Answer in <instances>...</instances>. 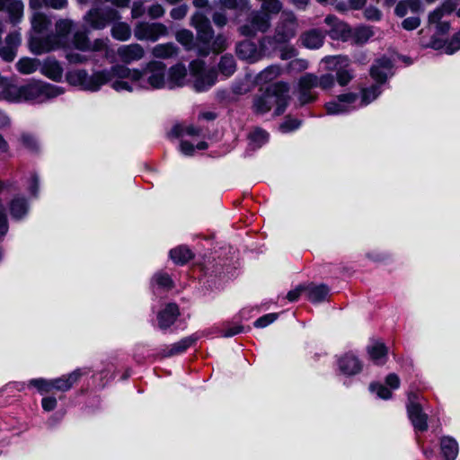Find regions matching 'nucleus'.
Here are the masks:
<instances>
[{"mask_svg":"<svg viewBox=\"0 0 460 460\" xmlns=\"http://www.w3.org/2000/svg\"><path fill=\"white\" fill-rule=\"evenodd\" d=\"M31 32L29 39V47L31 53L41 55L65 49L68 38L74 28V22L69 19H59L55 22L50 15L35 11L31 17Z\"/></svg>","mask_w":460,"mask_h":460,"instance_id":"obj_1","label":"nucleus"},{"mask_svg":"<svg viewBox=\"0 0 460 460\" xmlns=\"http://www.w3.org/2000/svg\"><path fill=\"white\" fill-rule=\"evenodd\" d=\"M166 65L159 60L147 62L141 69L129 68L117 64V79L113 84L116 92L132 93L137 90L164 89Z\"/></svg>","mask_w":460,"mask_h":460,"instance_id":"obj_2","label":"nucleus"},{"mask_svg":"<svg viewBox=\"0 0 460 460\" xmlns=\"http://www.w3.org/2000/svg\"><path fill=\"white\" fill-rule=\"evenodd\" d=\"M190 24L198 34V56L208 57L210 53L219 54L227 49L226 36L223 33L215 35L210 20L205 13L196 11L190 17Z\"/></svg>","mask_w":460,"mask_h":460,"instance_id":"obj_3","label":"nucleus"},{"mask_svg":"<svg viewBox=\"0 0 460 460\" xmlns=\"http://www.w3.org/2000/svg\"><path fill=\"white\" fill-rule=\"evenodd\" d=\"M64 93L60 86L43 81H34L30 84L14 86L6 90V99L13 102H30L32 103H44Z\"/></svg>","mask_w":460,"mask_h":460,"instance_id":"obj_4","label":"nucleus"},{"mask_svg":"<svg viewBox=\"0 0 460 460\" xmlns=\"http://www.w3.org/2000/svg\"><path fill=\"white\" fill-rule=\"evenodd\" d=\"M288 86L278 82L260 89L252 100V110L256 114L263 115L274 108V115L279 116L286 111L289 102Z\"/></svg>","mask_w":460,"mask_h":460,"instance_id":"obj_5","label":"nucleus"},{"mask_svg":"<svg viewBox=\"0 0 460 460\" xmlns=\"http://www.w3.org/2000/svg\"><path fill=\"white\" fill-rule=\"evenodd\" d=\"M66 80L70 85L91 93L98 92L107 84H110L113 89L114 83L118 82L117 65L95 71L91 75L85 69H71L66 72Z\"/></svg>","mask_w":460,"mask_h":460,"instance_id":"obj_6","label":"nucleus"},{"mask_svg":"<svg viewBox=\"0 0 460 460\" xmlns=\"http://www.w3.org/2000/svg\"><path fill=\"white\" fill-rule=\"evenodd\" d=\"M335 84V77L332 74L327 73L320 76L306 73L298 80V101L302 105L314 102L318 93L316 88L329 90Z\"/></svg>","mask_w":460,"mask_h":460,"instance_id":"obj_7","label":"nucleus"},{"mask_svg":"<svg viewBox=\"0 0 460 460\" xmlns=\"http://www.w3.org/2000/svg\"><path fill=\"white\" fill-rule=\"evenodd\" d=\"M189 69L193 77L192 88L197 93L208 91L216 84L217 72L215 68H207L206 63L200 59L192 60L189 64Z\"/></svg>","mask_w":460,"mask_h":460,"instance_id":"obj_8","label":"nucleus"},{"mask_svg":"<svg viewBox=\"0 0 460 460\" xmlns=\"http://www.w3.org/2000/svg\"><path fill=\"white\" fill-rule=\"evenodd\" d=\"M327 69L335 72V79L341 86L348 85L354 78V69L346 56H329L322 59Z\"/></svg>","mask_w":460,"mask_h":460,"instance_id":"obj_9","label":"nucleus"},{"mask_svg":"<svg viewBox=\"0 0 460 460\" xmlns=\"http://www.w3.org/2000/svg\"><path fill=\"white\" fill-rule=\"evenodd\" d=\"M20 189L16 182L0 181V193L2 195H14L9 203L10 214L14 220H21L25 217L30 209L28 200L20 195H15V192Z\"/></svg>","mask_w":460,"mask_h":460,"instance_id":"obj_10","label":"nucleus"},{"mask_svg":"<svg viewBox=\"0 0 460 460\" xmlns=\"http://www.w3.org/2000/svg\"><path fill=\"white\" fill-rule=\"evenodd\" d=\"M109 39H96L90 41L88 36L84 31H75L73 35V46L81 51L87 52H103V56L110 59L113 54L112 49L109 46Z\"/></svg>","mask_w":460,"mask_h":460,"instance_id":"obj_11","label":"nucleus"},{"mask_svg":"<svg viewBox=\"0 0 460 460\" xmlns=\"http://www.w3.org/2000/svg\"><path fill=\"white\" fill-rule=\"evenodd\" d=\"M298 20L292 11L284 10L274 28V34L280 42L288 43L294 39L298 30Z\"/></svg>","mask_w":460,"mask_h":460,"instance_id":"obj_12","label":"nucleus"},{"mask_svg":"<svg viewBox=\"0 0 460 460\" xmlns=\"http://www.w3.org/2000/svg\"><path fill=\"white\" fill-rule=\"evenodd\" d=\"M270 27V14L262 11H252L244 23L239 26L238 31L245 37H253L258 32H266Z\"/></svg>","mask_w":460,"mask_h":460,"instance_id":"obj_13","label":"nucleus"},{"mask_svg":"<svg viewBox=\"0 0 460 460\" xmlns=\"http://www.w3.org/2000/svg\"><path fill=\"white\" fill-rule=\"evenodd\" d=\"M358 94L347 93L337 96V98L325 103V110L328 115H344L358 110Z\"/></svg>","mask_w":460,"mask_h":460,"instance_id":"obj_14","label":"nucleus"},{"mask_svg":"<svg viewBox=\"0 0 460 460\" xmlns=\"http://www.w3.org/2000/svg\"><path fill=\"white\" fill-rule=\"evenodd\" d=\"M120 15L114 8L96 7L84 15V21L93 29L102 30L108 23L119 20Z\"/></svg>","mask_w":460,"mask_h":460,"instance_id":"obj_15","label":"nucleus"},{"mask_svg":"<svg viewBox=\"0 0 460 460\" xmlns=\"http://www.w3.org/2000/svg\"><path fill=\"white\" fill-rule=\"evenodd\" d=\"M168 34V28L161 22H138L134 28V36L138 40L155 42Z\"/></svg>","mask_w":460,"mask_h":460,"instance_id":"obj_16","label":"nucleus"},{"mask_svg":"<svg viewBox=\"0 0 460 460\" xmlns=\"http://www.w3.org/2000/svg\"><path fill=\"white\" fill-rule=\"evenodd\" d=\"M417 396L413 393L408 394L407 412L408 417L416 432H423L428 429V415L423 412Z\"/></svg>","mask_w":460,"mask_h":460,"instance_id":"obj_17","label":"nucleus"},{"mask_svg":"<svg viewBox=\"0 0 460 460\" xmlns=\"http://www.w3.org/2000/svg\"><path fill=\"white\" fill-rule=\"evenodd\" d=\"M324 23L329 27L324 34L328 35L331 39L341 41H347L350 39L351 29L337 16L333 14L327 15L324 18Z\"/></svg>","mask_w":460,"mask_h":460,"instance_id":"obj_18","label":"nucleus"},{"mask_svg":"<svg viewBox=\"0 0 460 460\" xmlns=\"http://www.w3.org/2000/svg\"><path fill=\"white\" fill-rule=\"evenodd\" d=\"M337 367L341 375L352 376L361 372L363 364L355 353L347 352L337 358Z\"/></svg>","mask_w":460,"mask_h":460,"instance_id":"obj_19","label":"nucleus"},{"mask_svg":"<svg viewBox=\"0 0 460 460\" xmlns=\"http://www.w3.org/2000/svg\"><path fill=\"white\" fill-rule=\"evenodd\" d=\"M393 62L386 57L376 60L370 69V75L381 87L393 75Z\"/></svg>","mask_w":460,"mask_h":460,"instance_id":"obj_20","label":"nucleus"},{"mask_svg":"<svg viewBox=\"0 0 460 460\" xmlns=\"http://www.w3.org/2000/svg\"><path fill=\"white\" fill-rule=\"evenodd\" d=\"M187 82V69L186 66L178 63L176 65L172 66L168 71L166 70L165 75V88L169 90H173L176 88L183 87Z\"/></svg>","mask_w":460,"mask_h":460,"instance_id":"obj_21","label":"nucleus"},{"mask_svg":"<svg viewBox=\"0 0 460 460\" xmlns=\"http://www.w3.org/2000/svg\"><path fill=\"white\" fill-rule=\"evenodd\" d=\"M237 57L250 64H253L262 59L261 51L259 45L251 40H243L235 47Z\"/></svg>","mask_w":460,"mask_h":460,"instance_id":"obj_22","label":"nucleus"},{"mask_svg":"<svg viewBox=\"0 0 460 460\" xmlns=\"http://www.w3.org/2000/svg\"><path fill=\"white\" fill-rule=\"evenodd\" d=\"M179 315L180 310L175 303L165 304L156 313L158 327L163 331L167 330L174 323Z\"/></svg>","mask_w":460,"mask_h":460,"instance_id":"obj_23","label":"nucleus"},{"mask_svg":"<svg viewBox=\"0 0 460 460\" xmlns=\"http://www.w3.org/2000/svg\"><path fill=\"white\" fill-rule=\"evenodd\" d=\"M88 373L86 368H76L75 370L52 379L53 390L66 392L70 390L79 379Z\"/></svg>","mask_w":460,"mask_h":460,"instance_id":"obj_24","label":"nucleus"},{"mask_svg":"<svg viewBox=\"0 0 460 460\" xmlns=\"http://www.w3.org/2000/svg\"><path fill=\"white\" fill-rule=\"evenodd\" d=\"M117 55L122 63L131 64L144 58L145 49L138 43L122 45L117 49Z\"/></svg>","mask_w":460,"mask_h":460,"instance_id":"obj_25","label":"nucleus"},{"mask_svg":"<svg viewBox=\"0 0 460 460\" xmlns=\"http://www.w3.org/2000/svg\"><path fill=\"white\" fill-rule=\"evenodd\" d=\"M425 46L436 50L443 49L445 53L452 55L460 49V32L455 33L449 40L431 37L430 41Z\"/></svg>","mask_w":460,"mask_h":460,"instance_id":"obj_26","label":"nucleus"},{"mask_svg":"<svg viewBox=\"0 0 460 460\" xmlns=\"http://www.w3.org/2000/svg\"><path fill=\"white\" fill-rule=\"evenodd\" d=\"M21 44V33L13 31L9 33L4 40V44L0 46V57L3 60L10 62L14 59L17 54V48Z\"/></svg>","mask_w":460,"mask_h":460,"instance_id":"obj_27","label":"nucleus"},{"mask_svg":"<svg viewBox=\"0 0 460 460\" xmlns=\"http://www.w3.org/2000/svg\"><path fill=\"white\" fill-rule=\"evenodd\" d=\"M447 14L443 8H437L429 15V26H434L435 33L432 37L441 38L446 35L450 28L449 22L443 20L444 16Z\"/></svg>","mask_w":460,"mask_h":460,"instance_id":"obj_28","label":"nucleus"},{"mask_svg":"<svg viewBox=\"0 0 460 460\" xmlns=\"http://www.w3.org/2000/svg\"><path fill=\"white\" fill-rule=\"evenodd\" d=\"M40 73L55 82L63 78L64 69L60 62L52 57H48L40 64Z\"/></svg>","mask_w":460,"mask_h":460,"instance_id":"obj_29","label":"nucleus"},{"mask_svg":"<svg viewBox=\"0 0 460 460\" xmlns=\"http://www.w3.org/2000/svg\"><path fill=\"white\" fill-rule=\"evenodd\" d=\"M325 34L319 29H310L299 37L301 45L309 49H318L324 42Z\"/></svg>","mask_w":460,"mask_h":460,"instance_id":"obj_30","label":"nucleus"},{"mask_svg":"<svg viewBox=\"0 0 460 460\" xmlns=\"http://www.w3.org/2000/svg\"><path fill=\"white\" fill-rule=\"evenodd\" d=\"M0 11H6L10 22L15 25L23 16V4L21 0H0Z\"/></svg>","mask_w":460,"mask_h":460,"instance_id":"obj_31","label":"nucleus"},{"mask_svg":"<svg viewBox=\"0 0 460 460\" xmlns=\"http://www.w3.org/2000/svg\"><path fill=\"white\" fill-rule=\"evenodd\" d=\"M150 286L154 293L161 291H169L173 287V280L168 272L158 270L155 272L150 281Z\"/></svg>","mask_w":460,"mask_h":460,"instance_id":"obj_32","label":"nucleus"},{"mask_svg":"<svg viewBox=\"0 0 460 460\" xmlns=\"http://www.w3.org/2000/svg\"><path fill=\"white\" fill-rule=\"evenodd\" d=\"M40 183V176L33 171L28 172L21 179V188H22L31 199L38 198Z\"/></svg>","mask_w":460,"mask_h":460,"instance_id":"obj_33","label":"nucleus"},{"mask_svg":"<svg viewBox=\"0 0 460 460\" xmlns=\"http://www.w3.org/2000/svg\"><path fill=\"white\" fill-rule=\"evenodd\" d=\"M198 340L197 335H190L182 338L179 341L170 345L166 349L164 350L163 355L164 357H172L175 355L182 354L190 347L193 346Z\"/></svg>","mask_w":460,"mask_h":460,"instance_id":"obj_34","label":"nucleus"},{"mask_svg":"<svg viewBox=\"0 0 460 460\" xmlns=\"http://www.w3.org/2000/svg\"><path fill=\"white\" fill-rule=\"evenodd\" d=\"M440 448L446 460L456 459L459 452V447L456 438L451 436L442 437L440 439Z\"/></svg>","mask_w":460,"mask_h":460,"instance_id":"obj_35","label":"nucleus"},{"mask_svg":"<svg viewBox=\"0 0 460 460\" xmlns=\"http://www.w3.org/2000/svg\"><path fill=\"white\" fill-rule=\"evenodd\" d=\"M382 91V87L376 84L362 88L360 94H358V109L366 107L374 102L381 94Z\"/></svg>","mask_w":460,"mask_h":460,"instance_id":"obj_36","label":"nucleus"},{"mask_svg":"<svg viewBox=\"0 0 460 460\" xmlns=\"http://www.w3.org/2000/svg\"><path fill=\"white\" fill-rule=\"evenodd\" d=\"M329 292V288L323 284H310L305 286L306 296L312 303L314 304L324 301L327 298Z\"/></svg>","mask_w":460,"mask_h":460,"instance_id":"obj_37","label":"nucleus"},{"mask_svg":"<svg viewBox=\"0 0 460 460\" xmlns=\"http://www.w3.org/2000/svg\"><path fill=\"white\" fill-rule=\"evenodd\" d=\"M175 39L186 51L194 50L197 53L199 40L198 39L195 40L194 34L191 31L188 29H181L176 31Z\"/></svg>","mask_w":460,"mask_h":460,"instance_id":"obj_38","label":"nucleus"},{"mask_svg":"<svg viewBox=\"0 0 460 460\" xmlns=\"http://www.w3.org/2000/svg\"><path fill=\"white\" fill-rule=\"evenodd\" d=\"M151 53L155 58L168 59L178 55L179 48L172 42L157 44L153 47Z\"/></svg>","mask_w":460,"mask_h":460,"instance_id":"obj_39","label":"nucleus"},{"mask_svg":"<svg viewBox=\"0 0 460 460\" xmlns=\"http://www.w3.org/2000/svg\"><path fill=\"white\" fill-rule=\"evenodd\" d=\"M412 13H419L422 11V4L420 0H401L397 3L394 13L398 17H404L408 12Z\"/></svg>","mask_w":460,"mask_h":460,"instance_id":"obj_40","label":"nucleus"},{"mask_svg":"<svg viewBox=\"0 0 460 460\" xmlns=\"http://www.w3.org/2000/svg\"><path fill=\"white\" fill-rule=\"evenodd\" d=\"M284 44L280 42L279 39H277L276 35L273 36H263L259 40V48L261 51L262 58L264 57H270L272 53H274L280 45Z\"/></svg>","mask_w":460,"mask_h":460,"instance_id":"obj_41","label":"nucleus"},{"mask_svg":"<svg viewBox=\"0 0 460 460\" xmlns=\"http://www.w3.org/2000/svg\"><path fill=\"white\" fill-rule=\"evenodd\" d=\"M281 74L279 65H270L261 71L254 78L255 84H265L275 80Z\"/></svg>","mask_w":460,"mask_h":460,"instance_id":"obj_42","label":"nucleus"},{"mask_svg":"<svg viewBox=\"0 0 460 460\" xmlns=\"http://www.w3.org/2000/svg\"><path fill=\"white\" fill-rule=\"evenodd\" d=\"M111 34L117 40L126 41L131 37V27L127 22L116 20L111 26Z\"/></svg>","mask_w":460,"mask_h":460,"instance_id":"obj_43","label":"nucleus"},{"mask_svg":"<svg viewBox=\"0 0 460 460\" xmlns=\"http://www.w3.org/2000/svg\"><path fill=\"white\" fill-rule=\"evenodd\" d=\"M367 352L370 358L376 365H383L386 361L387 349L384 343L376 341L368 346Z\"/></svg>","mask_w":460,"mask_h":460,"instance_id":"obj_44","label":"nucleus"},{"mask_svg":"<svg viewBox=\"0 0 460 460\" xmlns=\"http://www.w3.org/2000/svg\"><path fill=\"white\" fill-rule=\"evenodd\" d=\"M40 60L32 58H22L15 64L16 69L22 75H30L40 71Z\"/></svg>","mask_w":460,"mask_h":460,"instance_id":"obj_45","label":"nucleus"},{"mask_svg":"<svg viewBox=\"0 0 460 460\" xmlns=\"http://www.w3.org/2000/svg\"><path fill=\"white\" fill-rule=\"evenodd\" d=\"M248 138L249 148L254 151L261 148L269 141V134L261 128H255L250 132Z\"/></svg>","mask_w":460,"mask_h":460,"instance_id":"obj_46","label":"nucleus"},{"mask_svg":"<svg viewBox=\"0 0 460 460\" xmlns=\"http://www.w3.org/2000/svg\"><path fill=\"white\" fill-rule=\"evenodd\" d=\"M218 70L225 77H230L236 71V62L233 55L225 54L218 63Z\"/></svg>","mask_w":460,"mask_h":460,"instance_id":"obj_47","label":"nucleus"},{"mask_svg":"<svg viewBox=\"0 0 460 460\" xmlns=\"http://www.w3.org/2000/svg\"><path fill=\"white\" fill-rule=\"evenodd\" d=\"M170 258L175 264H184L193 256L192 252L185 245L173 248L169 252Z\"/></svg>","mask_w":460,"mask_h":460,"instance_id":"obj_48","label":"nucleus"},{"mask_svg":"<svg viewBox=\"0 0 460 460\" xmlns=\"http://www.w3.org/2000/svg\"><path fill=\"white\" fill-rule=\"evenodd\" d=\"M374 34L375 33L371 26L361 25L355 28L353 31L351 30L350 38L357 44H365L374 36Z\"/></svg>","mask_w":460,"mask_h":460,"instance_id":"obj_49","label":"nucleus"},{"mask_svg":"<svg viewBox=\"0 0 460 460\" xmlns=\"http://www.w3.org/2000/svg\"><path fill=\"white\" fill-rule=\"evenodd\" d=\"M243 330L244 327L237 321L226 322L224 323L222 326L219 328L218 334L219 336L224 338H230L243 332Z\"/></svg>","mask_w":460,"mask_h":460,"instance_id":"obj_50","label":"nucleus"},{"mask_svg":"<svg viewBox=\"0 0 460 460\" xmlns=\"http://www.w3.org/2000/svg\"><path fill=\"white\" fill-rule=\"evenodd\" d=\"M171 135L175 137L204 136L201 129L194 126L176 125L172 128Z\"/></svg>","mask_w":460,"mask_h":460,"instance_id":"obj_51","label":"nucleus"},{"mask_svg":"<svg viewBox=\"0 0 460 460\" xmlns=\"http://www.w3.org/2000/svg\"><path fill=\"white\" fill-rule=\"evenodd\" d=\"M29 386H32L37 389V391L43 394L49 393L53 390L52 379H45V378H34L31 379L28 384Z\"/></svg>","mask_w":460,"mask_h":460,"instance_id":"obj_52","label":"nucleus"},{"mask_svg":"<svg viewBox=\"0 0 460 460\" xmlns=\"http://www.w3.org/2000/svg\"><path fill=\"white\" fill-rule=\"evenodd\" d=\"M208 148V144L205 141L199 142L196 146H193L191 143L181 140L180 144V150L184 155H193L195 149L198 150H205Z\"/></svg>","mask_w":460,"mask_h":460,"instance_id":"obj_53","label":"nucleus"},{"mask_svg":"<svg viewBox=\"0 0 460 460\" xmlns=\"http://www.w3.org/2000/svg\"><path fill=\"white\" fill-rule=\"evenodd\" d=\"M22 145L31 152H36L40 148V143L37 137L30 133H22L20 137Z\"/></svg>","mask_w":460,"mask_h":460,"instance_id":"obj_54","label":"nucleus"},{"mask_svg":"<svg viewBox=\"0 0 460 460\" xmlns=\"http://www.w3.org/2000/svg\"><path fill=\"white\" fill-rule=\"evenodd\" d=\"M302 121L291 117H287L284 121L279 125V129L282 133H290L296 130L301 126Z\"/></svg>","mask_w":460,"mask_h":460,"instance_id":"obj_55","label":"nucleus"},{"mask_svg":"<svg viewBox=\"0 0 460 460\" xmlns=\"http://www.w3.org/2000/svg\"><path fill=\"white\" fill-rule=\"evenodd\" d=\"M371 393L376 394L377 397L384 400H388L392 397V392L380 383H372L369 385Z\"/></svg>","mask_w":460,"mask_h":460,"instance_id":"obj_56","label":"nucleus"},{"mask_svg":"<svg viewBox=\"0 0 460 460\" xmlns=\"http://www.w3.org/2000/svg\"><path fill=\"white\" fill-rule=\"evenodd\" d=\"M279 58L282 60H288L297 56V50L294 46L282 44L279 46Z\"/></svg>","mask_w":460,"mask_h":460,"instance_id":"obj_57","label":"nucleus"},{"mask_svg":"<svg viewBox=\"0 0 460 460\" xmlns=\"http://www.w3.org/2000/svg\"><path fill=\"white\" fill-rule=\"evenodd\" d=\"M279 314L270 313L262 315L254 322L256 328H265L278 319Z\"/></svg>","mask_w":460,"mask_h":460,"instance_id":"obj_58","label":"nucleus"},{"mask_svg":"<svg viewBox=\"0 0 460 460\" xmlns=\"http://www.w3.org/2000/svg\"><path fill=\"white\" fill-rule=\"evenodd\" d=\"M232 91L234 94L242 95L250 91V84L246 79L235 81L232 85Z\"/></svg>","mask_w":460,"mask_h":460,"instance_id":"obj_59","label":"nucleus"},{"mask_svg":"<svg viewBox=\"0 0 460 460\" xmlns=\"http://www.w3.org/2000/svg\"><path fill=\"white\" fill-rule=\"evenodd\" d=\"M146 9L145 7V0H135L131 7V16L134 19L140 18L144 15Z\"/></svg>","mask_w":460,"mask_h":460,"instance_id":"obj_60","label":"nucleus"},{"mask_svg":"<svg viewBox=\"0 0 460 460\" xmlns=\"http://www.w3.org/2000/svg\"><path fill=\"white\" fill-rule=\"evenodd\" d=\"M189 7L187 4H182L173 7L170 12V16L173 20H182L188 13Z\"/></svg>","mask_w":460,"mask_h":460,"instance_id":"obj_61","label":"nucleus"},{"mask_svg":"<svg viewBox=\"0 0 460 460\" xmlns=\"http://www.w3.org/2000/svg\"><path fill=\"white\" fill-rule=\"evenodd\" d=\"M420 24V19L419 16H411L405 18L402 22V27L406 31H412L417 29Z\"/></svg>","mask_w":460,"mask_h":460,"instance_id":"obj_62","label":"nucleus"},{"mask_svg":"<svg viewBox=\"0 0 460 460\" xmlns=\"http://www.w3.org/2000/svg\"><path fill=\"white\" fill-rule=\"evenodd\" d=\"M146 12H147L149 17L152 19L161 18L164 14V7L158 3L153 4L152 5H150L146 9Z\"/></svg>","mask_w":460,"mask_h":460,"instance_id":"obj_63","label":"nucleus"},{"mask_svg":"<svg viewBox=\"0 0 460 460\" xmlns=\"http://www.w3.org/2000/svg\"><path fill=\"white\" fill-rule=\"evenodd\" d=\"M364 15L367 20L379 21L382 17V13L375 6H368L365 9Z\"/></svg>","mask_w":460,"mask_h":460,"instance_id":"obj_64","label":"nucleus"}]
</instances>
